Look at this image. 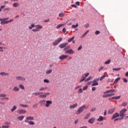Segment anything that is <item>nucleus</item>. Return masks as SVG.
Instances as JSON below:
<instances>
[{"label": "nucleus", "instance_id": "obj_1", "mask_svg": "<svg viewBox=\"0 0 128 128\" xmlns=\"http://www.w3.org/2000/svg\"><path fill=\"white\" fill-rule=\"evenodd\" d=\"M126 110H128L124 108L120 111L119 116H120V120H123L124 118L126 116Z\"/></svg>", "mask_w": 128, "mask_h": 128}, {"label": "nucleus", "instance_id": "obj_2", "mask_svg": "<svg viewBox=\"0 0 128 128\" xmlns=\"http://www.w3.org/2000/svg\"><path fill=\"white\" fill-rule=\"evenodd\" d=\"M86 106L85 105L82 106L81 107H80L76 112V114H82L84 112V110H85Z\"/></svg>", "mask_w": 128, "mask_h": 128}, {"label": "nucleus", "instance_id": "obj_3", "mask_svg": "<svg viewBox=\"0 0 128 128\" xmlns=\"http://www.w3.org/2000/svg\"><path fill=\"white\" fill-rule=\"evenodd\" d=\"M6 96H7V95L6 94H0V98H2L1 100H10V98Z\"/></svg>", "mask_w": 128, "mask_h": 128}, {"label": "nucleus", "instance_id": "obj_4", "mask_svg": "<svg viewBox=\"0 0 128 128\" xmlns=\"http://www.w3.org/2000/svg\"><path fill=\"white\" fill-rule=\"evenodd\" d=\"M62 40V38H58L54 42H53V46H58L60 42Z\"/></svg>", "mask_w": 128, "mask_h": 128}, {"label": "nucleus", "instance_id": "obj_5", "mask_svg": "<svg viewBox=\"0 0 128 128\" xmlns=\"http://www.w3.org/2000/svg\"><path fill=\"white\" fill-rule=\"evenodd\" d=\"M16 80H18L20 82H24L26 80V78L22 76H16Z\"/></svg>", "mask_w": 128, "mask_h": 128}, {"label": "nucleus", "instance_id": "obj_6", "mask_svg": "<svg viewBox=\"0 0 128 128\" xmlns=\"http://www.w3.org/2000/svg\"><path fill=\"white\" fill-rule=\"evenodd\" d=\"M50 92H45L44 94H40L38 98H46L48 96H50Z\"/></svg>", "mask_w": 128, "mask_h": 128}, {"label": "nucleus", "instance_id": "obj_7", "mask_svg": "<svg viewBox=\"0 0 128 128\" xmlns=\"http://www.w3.org/2000/svg\"><path fill=\"white\" fill-rule=\"evenodd\" d=\"M34 120V118L32 116H29L26 118L24 120V122H28V120Z\"/></svg>", "mask_w": 128, "mask_h": 128}, {"label": "nucleus", "instance_id": "obj_8", "mask_svg": "<svg viewBox=\"0 0 128 128\" xmlns=\"http://www.w3.org/2000/svg\"><path fill=\"white\" fill-rule=\"evenodd\" d=\"M98 80H100V79L98 78L94 80L92 82V86H98Z\"/></svg>", "mask_w": 128, "mask_h": 128}, {"label": "nucleus", "instance_id": "obj_9", "mask_svg": "<svg viewBox=\"0 0 128 128\" xmlns=\"http://www.w3.org/2000/svg\"><path fill=\"white\" fill-rule=\"evenodd\" d=\"M50 104H52V100H46L45 103V106L46 108H49Z\"/></svg>", "mask_w": 128, "mask_h": 128}, {"label": "nucleus", "instance_id": "obj_10", "mask_svg": "<svg viewBox=\"0 0 128 128\" xmlns=\"http://www.w3.org/2000/svg\"><path fill=\"white\" fill-rule=\"evenodd\" d=\"M17 113L18 114H26V110L21 109L18 110Z\"/></svg>", "mask_w": 128, "mask_h": 128}, {"label": "nucleus", "instance_id": "obj_11", "mask_svg": "<svg viewBox=\"0 0 128 128\" xmlns=\"http://www.w3.org/2000/svg\"><path fill=\"white\" fill-rule=\"evenodd\" d=\"M4 124L5 126H2V128H10V122H5L4 123Z\"/></svg>", "mask_w": 128, "mask_h": 128}, {"label": "nucleus", "instance_id": "obj_12", "mask_svg": "<svg viewBox=\"0 0 128 128\" xmlns=\"http://www.w3.org/2000/svg\"><path fill=\"white\" fill-rule=\"evenodd\" d=\"M0 24H8V22L7 20H4V18H0Z\"/></svg>", "mask_w": 128, "mask_h": 128}, {"label": "nucleus", "instance_id": "obj_13", "mask_svg": "<svg viewBox=\"0 0 128 128\" xmlns=\"http://www.w3.org/2000/svg\"><path fill=\"white\" fill-rule=\"evenodd\" d=\"M65 54H74V51L72 50V49H69L65 51Z\"/></svg>", "mask_w": 128, "mask_h": 128}, {"label": "nucleus", "instance_id": "obj_14", "mask_svg": "<svg viewBox=\"0 0 128 128\" xmlns=\"http://www.w3.org/2000/svg\"><path fill=\"white\" fill-rule=\"evenodd\" d=\"M95 120H96V118H92L88 120V124H94V122Z\"/></svg>", "mask_w": 128, "mask_h": 128}, {"label": "nucleus", "instance_id": "obj_15", "mask_svg": "<svg viewBox=\"0 0 128 128\" xmlns=\"http://www.w3.org/2000/svg\"><path fill=\"white\" fill-rule=\"evenodd\" d=\"M46 100H42L39 102L40 106H46Z\"/></svg>", "mask_w": 128, "mask_h": 128}, {"label": "nucleus", "instance_id": "obj_16", "mask_svg": "<svg viewBox=\"0 0 128 128\" xmlns=\"http://www.w3.org/2000/svg\"><path fill=\"white\" fill-rule=\"evenodd\" d=\"M66 58H68V55H61L60 57L59 58L60 60H66Z\"/></svg>", "mask_w": 128, "mask_h": 128}, {"label": "nucleus", "instance_id": "obj_17", "mask_svg": "<svg viewBox=\"0 0 128 128\" xmlns=\"http://www.w3.org/2000/svg\"><path fill=\"white\" fill-rule=\"evenodd\" d=\"M67 44H68V43H62L59 46V47L60 48H66V46Z\"/></svg>", "mask_w": 128, "mask_h": 128}, {"label": "nucleus", "instance_id": "obj_18", "mask_svg": "<svg viewBox=\"0 0 128 128\" xmlns=\"http://www.w3.org/2000/svg\"><path fill=\"white\" fill-rule=\"evenodd\" d=\"M118 116H120V114H118V113H116L112 116V120H114V118H118Z\"/></svg>", "mask_w": 128, "mask_h": 128}, {"label": "nucleus", "instance_id": "obj_19", "mask_svg": "<svg viewBox=\"0 0 128 128\" xmlns=\"http://www.w3.org/2000/svg\"><path fill=\"white\" fill-rule=\"evenodd\" d=\"M8 73H6V72H1L0 73V76H9Z\"/></svg>", "mask_w": 128, "mask_h": 128}, {"label": "nucleus", "instance_id": "obj_20", "mask_svg": "<svg viewBox=\"0 0 128 128\" xmlns=\"http://www.w3.org/2000/svg\"><path fill=\"white\" fill-rule=\"evenodd\" d=\"M36 30H38V32H40V30H42V26H40V25H36Z\"/></svg>", "mask_w": 128, "mask_h": 128}, {"label": "nucleus", "instance_id": "obj_21", "mask_svg": "<svg viewBox=\"0 0 128 128\" xmlns=\"http://www.w3.org/2000/svg\"><path fill=\"white\" fill-rule=\"evenodd\" d=\"M116 108H114L110 109L108 112V114H114V112Z\"/></svg>", "mask_w": 128, "mask_h": 128}, {"label": "nucleus", "instance_id": "obj_22", "mask_svg": "<svg viewBox=\"0 0 128 128\" xmlns=\"http://www.w3.org/2000/svg\"><path fill=\"white\" fill-rule=\"evenodd\" d=\"M44 94V92H34L32 94V96H40V94Z\"/></svg>", "mask_w": 128, "mask_h": 128}, {"label": "nucleus", "instance_id": "obj_23", "mask_svg": "<svg viewBox=\"0 0 128 128\" xmlns=\"http://www.w3.org/2000/svg\"><path fill=\"white\" fill-rule=\"evenodd\" d=\"M78 106V104L76 103L75 104L70 106V108L72 110L73 108H76Z\"/></svg>", "mask_w": 128, "mask_h": 128}, {"label": "nucleus", "instance_id": "obj_24", "mask_svg": "<svg viewBox=\"0 0 128 128\" xmlns=\"http://www.w3.org/2000/svg\"><path fill=\"white\" fill-rule=\"evenodd\" d=\"M86 80V76L84 75H82L81 77V79L80 81V82H84V80Z\"/></svg>", "mask_w": 128, "mask_h": 128}, {"label": "nucleus", "instance_id": "obj_25", "mask_svg": "<svg viewBox=\"0 0 128 128\" xmlns=\"http://www.w3.org/2000/svg\"><path fill=\"white\" fill-rule=\"evenodd\" d=\"M13 92H18L20 90V88L17 86H14L12 89Z\"/></svg>", "mask_w": 128, "mask_h": 128}, {"label": "nucleus", "instance_id": "obj_26", "mask_svg": "<svg viewBox=\"0 0 128 128\" xmlns=\"http://www.w3.org/2000/svg\"><path fill=\"white\" fill-rule=\"evenodd\" d=\"M48 90V88L46 87H41L40 88L39 90L40 92H43V90Z\"/></svg>", "mask_w": 128, "mask_h": 128}, {"label": "nucleus", "instance_id": "obj_27", "mask_svg": "<svg viewBox=\"0 0 128 128\" xmlns=\"http://www.w3.org/2000/svg\"><path fill=\"white\" fill-rule=\"evenodd\" d=\"M98 122H102L104 120V117L102 116H100L99 118L97 119Z\"/></svg>", "mask_w": 128, "mask_h": 128}, {"label": "nucleus", "instance_id": "obj_28", "mask_svg": "<svg viewBox=\"0 0 128 128\" xmlns=\"http://www.w3.org/2000/svg\"><path fill=\"white\" fill-rule=\"evenodd\" d=\"M24 118V116H20L17 118V119L18 120H22Z\"/></svg>", "mask_w": 128, "mask_h": 128}, {"label": "nucleus", "instance_id": "obj_29", "mask_svg": "<svg viewBox=\"0 0 128 128\" xmlns=\"http://www.w3.org/2000/svg\"><path fill=\"white\" fill-rule=\"evenodd\" d=\"M90 32V30H88L86 32H84V34H82V38H84L86 36V34H88V32Z\"/></svg>", "mask_w": 128, "mask_h": 128}, {"label": "nucleus", "instance_id": "obj_30", "mask_svg": "<svg viewBox=\"0 0 128 128\" xmlns=\"http://www.w3.org/2000/svg\"><path fill=\"white\" fill-rule=\"evenodd\" d=\"M90 116V113L87 114L85 116L84 120H88Z\"/></svg>", "mask_w": 128, "mask_h": 128}, {"label": "nucleus", "instance_id": "obj_31", "mask_svg": "<svg viewBox=\"0 0 128 128\" xmlns=\"http://www.w3.org/2000/svg\"><path fill=\"white\" fill-rule=\"evenodd\" d=\"M120 80V78H116L114 81V84H118V80Z\"/></svg>", "mask_w": 128, "mask_h": 128}, {"label": "nucleus", "instance_id": "obj_32", "mask_svg": "<svg viewBox=\"0 0 128 128\" xmlns=\"http://www.w3.org/2000/svg\"><path fill=\"white\" fill-rule=\"evenodd\" d=\"M18 6H20V4L18 3H14L12 4V6H14V8H18Z\"/></svg>", "mask_w": 128, "mask_h": 128}, {"label": "nucleus", "instance_id": "obj_33", "mask_svg": "<svg viewBox=\"0 0 128 128\" xmlns=\"http://www.w3.org/2000/svg\"><path fill=\"white\" fill-rule=\"evenodd\" d=\"M16 108H18V107H16V106H14L13 108L11 109V112H14V110H16Z\"/></svg>", "mask_w": 128, "mask_h": 128}, {"label": "nucleus", "instance_id": "obj_34", "mask_svg": "<svg viewBox=\"0 0 128 128\" xmlns=\"http://www.w3.org/2000/svg\"><path fill=\"white\" fill-rule=\"evenodd\" d=\"M27 124H29L30 126H34V122L33 121H30L26 122Z\"/></svg>", "mask_w": 128, "mask_h": 128}, {"label": "nucleus", "instance_id": "obj_35", "mask_svg": "<svg viewBox=\"0 0 128 128\" xmlns=\"http://www.w3.org/2000/svg\"><path fill=\"white\" fill-rule=\"evenodd\" d=\"M70 46H66L64 49V50H70Z\"/></svg>", "mask_w": 128, "mask_h": 128}, {"label": "nucleus", "instance_id": "obj_36", "mask_svg": "<svg viewBox=\"0 0 128 128\" xmlns=\"http://www.w3.org/2000/svg\"><path fill=\"white\" fill-rule=\"evenodd\" d=\"M4 50H6V47L0 46V52H2Z\"/></svg>", "mask_w": 128, "mask_h": 128}, {"label": "nucleus", "instance_id": "obj_37", "mask_svg": "<svg viewBox=\"0 0 128 128\" xmlns=\"http://www.w3.org/2000/svg\"><path fill=\"white\" fill-rule=\"evenodd\" d=\"M112 98H113V100H120V96H114Z\"/></svg>", "mask_w": 128, "mask_h": 128}, {"label": "nucleus", "instance_id": "obj_38", "mask_svg": "<svg viewBox=\"0 0 128 128\" xmlns=\"http://www.w3.org/2000/svg\"><path fill=\"white\" fill-rule=\"evenodd\" d=\"M74 40V36L72 37V38H70V39L68 40V42H72Z\"/></svg>", "mask_w": 128, "mask_h": 128}, {"label": "nucleus", "instance_id": "obj_39", "mask_svg": "<svg viewBox=\"0 0 128 128\" xmlns=\"http://www.w3.org/2000/svg\"><path fill=\"white\" fill-rule=\"evenodd\" d=\"M52 70H48L46 72V74H52Z\"/></svg>", "mask_w": 128, "mask_h": 128}, {"label": "nucleus", "instance_id": "obj_40", "mask_svg": "<svg viewBox=\"0 0 128 128\" xmlns=\"http://www.w3.org/2000/svg\"><path fill=\"white\" fill-rule=\"evenodd\" d=\"M78 26V24H76V25H72V28H76Z\"/></svg>", "mask_w": 128, "mask_h": 128}, {"label": "nucleus", "instance_id": "obj_41", "mask_svg": "<svg viewBox=\"0 0 128 128\" xmlns=\"http://www.w3.org/2000/svg\"><path fill=\"white\" fill-rule=\"evenodd\" d=\"M64 26V24H58V26H56V28H57V30H58V28H61V26Z\"/></svg>", "mask_w": 128, "mask_h": 128}, {"label": "nucleus", "instance_id": "obj_42", "mask_svg": "<svg viewBox=\"0 0 128 128\" xmlns=\"http://www.w3.org/2000/svg\"><path fill=\"white\" fill-rule=\"evenodd\" d=\"M20 106L22 108H28V105L24 104H20Z\"/></svg>", "mask_w": 128, "mask_h": 128}, {"label": "nucleus", "instance_id": "obj_43", "mask_svg": "<svg viewBox=\"0 0 128 128\" xmlns=\"http://www.w3.org/2000/svg\"><path fill=\"white\" fill-rule=\"evenodd\" d=\"M58 16L60 18H64V14L61 12L59 14Z\"/></svg>", "mask_w": 128, "mask_h": 128}, {"label": "nucleus", "instance_id": "obj_44", "mask_svg": "<svg viewBox=\"0 0 128 128\" xmlns=\"http://www.w3.org/2000/svg\"><path fill=\"white\" fill-rule=\"evenodd\" d=\"M19 87L21 88V90H24V86L22 84H20L19 85Z\"/></svg>", "mask_w": 128, "mask_h": 128}, {"label": "nucleus", "instance_id": "obj_45", "mask_svg": "<svg viewBox=\"0 0 128 128\" xmlns=\"http://www.w3.org/2000/svg\"><path fill=\"white\" fill-rule=\"evenodd\" d=\"M121 106H128V103L126 102H124Z\"/></svg>", "mask_w": 128, "mask_h": 128}, {"label": "nucleus", "instance_id": "obj_46", "mask_svg": "<svg viewBox=\"0 0 128 128\" xmlns=\"http://www.w3.org/2000/svg\"><path fill=\"white\" fill-rule=\"evenodd\" d=\"M106 76V75L102 76H101V78H100V80L102 82V80H104V78Z\"/></svg>", "mask_w": 128, "mask_h": 128}, {"label": "nucleus", "instance_id": "obj_47", "mask_svg": "<svg viewBox=\"0 0 128 128\" xmlns=\"http://www.w3.org/2000/svg\"><path fill=\"white\" fill-rule=\"evenodd\" d=\"M44 82H46V84H48L50 82V80L48 79H44Z\"/></svg>", "mask_w": 128, "mask_h": 128}, {"label": "nucleus", "instance_id": "obj_48", "mask_svg": "<svg viewBox=\"0 0 128 128\" xmlns=\"http://www.w3.org/2000/svg\"><path fill=\"white\" fill-rule=\"evenodd\" d=\"M110 64V60H108V61L106 62L104 64Z\"/></svg>", "mask_w": 128, "mask_h": 128}, {"label": "nucleus", "instance_id": "obj_49", "mask_svg": "<svg viewBox=\"0 0 128 128\" xmlns=\"http://www.w3.org/2000/svg\"><path fill=\"white\" fill-rule=\"evenodd\" d=\"M38 103H36V104H34L32 106H33V108H38Z\"/></svg>", "mask_w": 128, "mask_h": 128}, {"label": "nucleus", "instance_id": "obj_50", "mask_svg": "<svg viewBox=\"0 0 128 128\" xmlns=\"http://www.w3.org/2000/svg\"><path fill=\"white\" fill-rule=\"evenodd\" d=\"M100 34V30H96V32H95V34Z\"/></svg>", "mask_w": 128, "mask_h": 128}, {"label": "nucleus", "instance_id": "obj_51", "mask_svg": "<svg viewBox=\"0 0 128 128\" xmlns=\"http://www.w3.org/2000/svg\"><path fill=\"white\" fill-rule=\"evenodd\" d=\"M116 92V90H109V94L111 92Z\"/></svg>", "mask_w": 128, "mask_h": 128}, {"label": "nucleus", "instance_id": "obj_52", "mask_svg": "<svg viewBox=\"0 0 128 128\" xmlns=\"http://www.w3.org/2000/svg\"><path fill=\"white\" fill-rule=\"evenodd\" d=\"M92 80V77H89L86 80H85V82H88V80Z\"/></svg>", "mask_w": 128, "mask_h": 128}, {"label": "nucleus", "instance_id": "obj_53", "mask_svg": "<svg viewBox=\"0 0 128 128\" xmlns=\"http://www.w3.org/2000/svg\"><path fill=\"white\" fill-rule=\"evenodd\" d=\"M88 86H86L83 88V90H88Z\"/></svg>", "mask_w": 128, "mask_h": 128}, {"label": "nucleus", "instance_id": "obj_54", "mask_svg": "<svg viewBox=\"0 0 128 128\" xmlns=\"http://www.w3.org/2000/svg\"><path fill=\"white\" fill-rule=\"evenodd\" d=\"M120 68H113V70H120Z\"/></svg>", "mask_w": 128, "mask_h": 128}, {"label": "nucleus", "instance_id": "obj_55", "mask_svg": "<svg viewBox=\"0 0 128 128\" xmlns=\"http://www.w3.org/2000/svg\"><path fill=\"white\" fill-rule=\"evenodd\" d=\"M122 120V119H120V118H117L116 119H114V122H116V120Z\"/></svg>", "mask_w": 128, "mask_h": 128}, {"label": "nucleus", "instance_id": "obj_56", "mask_svg": "<svg viewBox=\"0 0 128 128\" xmlns=\"http://www.w3.org/2000/svg\"><path fill=\"white\" fill-rule=\"evenodd\" d=\"M108 97H109L108 94H106L103 96V98H108Z\"/></svg>", "mask_w": 128, "mask_h": 128}, {"label": "nucleus", "instance_id": "obj_57", "mask_svg": "<svg viewBox=\"0 0 128 128\" xmlns=\"http://www.w3.org/2000/svg\"><path fill=\"white\" fill-rule=\"evenodd\" d=\"M78 92H79V94H82V89L80 88V89L78 90Z\"/></svg>", "mask_w": 128, "mask_h": 128}, {"label": "nucleus", "instance_id": "obj_58", "mask_svg": "<svg viewBox=\"0 0 128 128\" xmlns=\"http://www.w3.org/2000/svg\"><path fill=\"white\" fill-rule=\"evenodd\" d=\"M123 80L124 82H128V80L126 78H124Z\"/></svg>", "mask_w": 128, "mask_h": 128}, {"label": "nucleus", "instance_id": "obj_59", "mask_svg": "<svg viewBox=\"0 0 128 128\" xmlns=\"http://www.w3.org/2000/svg\"><path fill=\"white\" fill-rule=\"evenodd\" d=\"M104 69V67L103 66H101L99 70H98V72H100V70H102Z\"/></svg>", "mask_w": 128, "mask_h": 128}, {"label": "nucleus", "instance_id": "obj_60", "mask_svg": "<svg viewBox=\"0 0 128 128\" xmlns=\"http://www.w3.org/2000/svg\"><path fill=\"white\" fill-rule=\"evenodd\" d=\"M62 32H64H64H66V28H64L62 29Z\"/></svg>", "mask_w": 128, "mask_h": 128}, {"label": "nucleus", "instance_id": "obj_61", "mask_svg": "<svg viewBox=\"0 0 128 128\" xmlns=\"http://www.w3.org/2000/svg\"><path fill=\"white\" fill-rule=\"evenodd\" d=\"M72 8H77L76 5V4H72Z\"/></svg>", "mask_w": 128, "mask_h": 128}, {"label": "nucleus", "instance_id": "obj_62", "mask_svg": "<svg viewBox=\"0 0 128 128\" xmlns=\"http://www.w3.org/2000/svg\"><path fill=\"white\" fill-rule=\"evenodd\" d=\"M82 46H80L78 48V50H82Z\"/></svg>", "mask_w": 128, "mask_h": 128}, {"label": "nucleus", "instance_id": "obj_63", "mask_svg": "<svg viewBox=\"0 0 128 128\" xmlns=\"http://www.w3.org/2000/svg\"><path fill=\"white\" fill-rule=\"evenodd\" d=\"M96 90V87L92 88V90L93 92H94V90Z\"/></svg>", "mask_w": 128, "mask_h": 128}, {"label": "nucleus", "instance_id": "obj_64", "mask_svg": "<svg viewBox=\"0 0 128 128\" xmlns=\"http://www.w3.org/2000/svg\"><path fill=\"white\" fill-rule=\"evenodd\" d=\"M96 108H94L91 110V112H94L96 110Z\"/></svg>", "mask_w": 128, "mask_h": 128}]
</instances>
